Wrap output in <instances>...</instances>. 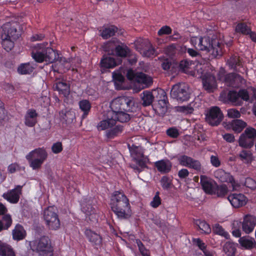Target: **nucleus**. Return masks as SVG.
Returning <instances> with one entry per match:
<instances>
[{
    "label": "nucleus",
    "mask_w": 256,
    "mask_h": 256,
    "mask_svg": "<svg viewBox=\"0 0 256 256\" xmlns=\"http://www.w3.org/2000/svg\"><path fill=\"white\" fill-rule=\"evenodd\" d=\"M30 245L32 250L40 255H48L53 252L50 240L46 236H43L38 240L31 242Z\"/></svg>",
    "instance_id": "9"
},
{
    "label": "nucleus",
    "mask_w": 256,
    "mask_h": 256,
    "mask_svg": "<svg viewBox=\"0 0 256 256\" xmlns=\"http://www.w3.org/2000/svg\"><path fill=\"white\" fill-rule=\"evenodd\" d=\"M110 206L112 210L120 219H127L131 216L129 201L122 192L116 191L112 196Z\"/></svg>",
    "instance_id": "2"
},
{
    "label": "nucleus",
    "mask_w": 256,
    "mask_h": 256,
    "mask_svg": "<svg viewBox=\"0 0 256 256\" xmlns=\"http://www.w3.org/2000/svg\"><path fill=\"white\" fill-rule=\"evenodd\" d=\"M190 42L198 50L211 52L214 57L220 56L222 54V44L216 40L211 41L208 36H192L190 38Z\"/></svg>",
    "instance_id": "3"
},
{
    "label": "nucleus",
    "mask_w": 256,
    "mask_h": 256,
    "mask_svg": "<svg viewBox=\"0 0 256 256\" xmlns=\"http://www.w3.org/2000/svg\"><path fill=\"white\" fill-rule=\"evenodd\" d=\"M224 251L228 256H234L236 252L234 244L230 242H226L224 246Z\"/></svg>",
    "instance_id": "47"
},
{
    "label": "nucleus",
    "mask_w": 256,
    "mask_h": 256,
    "mask_svg": "<svg viewBox=\"0 0 256 256\" xmlns=\"http://www.w3.org/2000/svg\"><path fill=\"white\" fill-rule=\"evenodd\" d=\"M161 204V199L159 196V192H157L150 202V206L154 208H158Z\"/></svg>",
    "instance_id": "55"
},
{
    "label": "nucleus",
    "mask_w": 256,
    "mask_h": 256,
    "mask_svg": "<svg viewBox=\"0 0 256 256\" xmlns=\"http://www.w3.org/2000/svg\"><path fill=\"white\" fill-rule=\"evenodd\" d=\"M227 116L230 118H238L240 116V113L238 110L235 108H230L228 110Z\"/></svg>",
    "instance_id": "54"
},
{
    "label": "nucleus",
    "mask_w": 256,
    "mask_h": 256,
    "mask_svg": "<svg viewBox=\"0 0 256 256\" xmlns=\"http://www.w3.org/2000/svg\"><path fill=\"white\" fill-rule=\"evenodd\" d=\"M239 242L242 246L246 248H251L255 246V241L252 238H240Z\"/></svg>",
    "instance_id": "41"
},
{
    "label": "nucleus",
    "mask_w": 256,
    "mask_h": 256,
    "mask_svg": "<svg viewBox=\"0 0 256 256\" xmlns=\"http://www.w3.org/2000/svg\"><path fill=\"white\" fill-rule=\"evenodd\" d=\"M2 224H4V228L8 229L12 223V220L10 214H6L2 218Z\"/></svg>",
    "instance_id": "56"
},
{
    "label": "nucleus",
    "mask_w": 256,
    "mask_h": 256,
    "mask_svg": "<svg viewBox=\"0 0 256 256\" xmlns=\"http://www.w3.org/2000/svg\"><path fill=\"white\" fill-rule=\"evenodd\" d=\"M22 186H16L14 189L3 194V197L8 202L12 204L17 203L22 194Z\"/></svg>",
    "instance_id": "19"
},
{
    "label": "nucleus",
    "mask_w": 256,
    "mask_h": 256,
    "mask_svg": "<svg viewBox=\"0 0 256 256\" xmlns=\"http://www.w3.org/2000/svg\"><path fill=\"white\" fill-rule=\"evenodd\" d=\"M38 114L34 109H29L24 116V124L29 127L34 126L37 122Z\"/></svg>",
    "instance_id": "23"
},
{
    "label": "nucleus",
    "mask_w": 256,
    "mask_h": 256,
    "mask_svg": "<svg viewBox=\"0 0 256 256\" xmlns=\"http://www.w3.org/2000/svg\"><path fill=\"white\" fill-rule=\"evenodd\" d=\"M214 177L222 182L231 184L233 190H236L238 187L237 182L234 180L230 173L226 172L222 169H218L214 172Z\"/></svg>",
    "instance_id": "15"
},
{
    "label": "nucleus",
    "mask_w": 256,
    "mask_h": 256,
    "mask_svg": "<svg viewBox=\"0 0 256 256\" xmlns=\"http://www.w3.org/2000/svg\"><path fill=\"white\" fill-rule=\"evenodd\" d=\"M239 156L242 160L245 163H250L252 160V156L251 152L249 150H244L242 151Z\"/></svg>",
    "instance_id": "46"
},
{
    "label": "nucleus",
    "mask_w": 256,
    "mask_h": 256,
    "mask_svg": "<svg viewBox=\"0 0 256 256\" xmlns=\"http://www.w3.org/2000/svg\"><path fill=\"white\" fill-rule=\"evenodd\" d=\"M138 42L136 44V48L144 56L150 58L156 55L155 50L148 42H144V44H146V48H140L138 47Z\"/></svg>",
    "instance_id": "26"
},
{
    "label": "nucleus",
    "mask_w": 256,
    "mask_h": 256,
    "mask_svg": "<svg viewBox=\"0 0 256 256\" xmlns=\"http://www.w3.org/2000/svg\"><path fill=\"white\" fill-rule=\"evenodd\" d=\"M85 234L90 242L94 246H100L102 242V236L98 234L87 229L85 231Z\"/></svg>",
    "instance_id": "24"
},
{
    "label": "nucleus",
    "mask_w": 256,
    "mask_h": 256,
    "mask_svg": "<svg viewBox=\"0 0 256 256\" xmlns=\"http://www.w3.org/2000/svg\"><path fill=\"white\" fill-rule=\"evenodd\" d=\"M126 76L130 80L144 85L142 88L148 86L152 83V78L142 72H135L134 70H130L128 71Z\"/></svg>",
    "instance_id": "12"
},
{
    "label": "nucleus",
    "mask_w": 256,
    "mask_h": 256,
    "mask_svg": "<svg viewBox=\"0 0 256 256\" xmlns=\"http://www.w3.org/2000/svg\"><path fill=\"white\" fill-rule=\"evenodd\" d=\"M172 29L171 28L167 26H162L158 32V34L159 36H162L163 34H171Z\"/></svg>",
    "instance_id": "61"
},
{
    "label": "nucleus",
    "mask_w": 256,
    "mask_h": 256,
    "mask_svg": "<svg viewBox=\"0 0 256 256\" xmlns=\"http://www.w3.org/2000/svg\"><path fill=\"white\" fill-rule=\"evenodd\" d=\"M256 224V218L252 216H246L242 222L243 230L246 234L252 232Z\"/></svg>",
    "instance_id": "21"
},
{
    "label": "nucleus",
    "mask_w": 256,
    "mask_h": 256,
    "mask_svg": "<svg viewBox=\"0 0 256 256\" xmlns=\"http://www.w3.org/2000/svg\"><path fill=\"white\" fill-rule=\"evenodd\" d=\"M160 184L164 189L168 190L171 187L172 179L167 176H163L160 180Z\"/></svg>",
    "instance_id": "51"
},
{
    "label": "nucleus",
    "mask_w": 256,
    "mask_h": 256,
    "mask_svg": "<svg viewBox=\"0 0 256 256\" xmlns=\"http://www.w3.org/2000/svg\"><path fill=\"white\" fill-rule=\"evenodd\" d=\"M0 255L2 256H16L15 253L11 246L0 242Z\"/></svg>",
    "instance_id": "33"
},
{
    "label": "nucleus",
    "mask_w": 256,
    "mask_h": 256,
    "mask_svg": "<svg viewBox=\"0 0 256 256\" xmlns=\"http://www.w3.org/2000/svg\"><path fill=\"white\" fill-rule=\"evenodd\" d=\"M33 70L34 68L29 62L22 64L18 68V72L22 74H30Z\"/></svg>",
    "instance_id": "40"
},
{
    "label": "nucleus",
    "mask_w": 256,
    "mask_h": 256,
    "mask_svg": "<svg viewBox=\"0 0 256 256\" xmlns=\"http://www.w3.org/2000/svg\"><path fill=\"white\" fill-rule=\"evenodd\" d=\"M26 235V231L23 227L18 224L12 230L13 238L15 240H20L24 238Z\"/></svg>",
    "instance_id": "30"
},
{
    "label": "nucleus",
    "mask_w": 256,
    "mask_h": 256,
    "mask_svg": "<svg viewBox=\"0 0 256 256\" xmlns=\"http://www.w3.org/2000/svg\"><path fill=\"white\" fill-rule=\"evenodd\" d=\"M210 163L214 167H218L220 165V162L216 156H211Z\"/></svg>",
    "instance_id": "63"
},
{
    "label": "nucleus",
    "mask_w": 256,
    "mask_h": 256,
    "mask_svg": "<svg viewBox=\"0 0 256 256\" xmlns=\"http://www.w3.org/2000/svg\"><path fill=\"white\" fill-rule=\"evenodd\" d=\"M54 88L60 92V94H63L64 96H66L69 94L70 86L65 82H56L55 84Z\"/></svg>",
    "instance_id": "31"
},
{
    "label": "nucleus",
    "mask_w": 256,
    "mask_h": 256,
    "mask_svg": "<svg viewBox=\"0 0 256 256\" xmlns=\"http://www.w3.org/2000/svg\"><path fill=\"white\" fill-rule=\"evenodd\" d=\"M154 165L157 170L162 174L169 172L172 167V162L166 158L156 162Z\"/></svg>",
    "instance_id": "22"
},
{
    "label": "nucleus",
    "mask_w": 256,
    "mask_h": 256,
    "mask_svg": "<svg viewBox=\"0 0 256 256\" xmlns=\"http://www.w3.org/2000/svg\"><path fill=\"white\" fill-rule=\"evenodd\" d=\"M2 40V44L4 48L7 52L10 51L14 46V40L16 38H1Z\"/></svg>",
    "instance_id": "45"
},
{
    "label": "nucleus",
    "mask_w": 256,
    "mask_h": 256,
    "mask_svg": "<svg viewBox=\"0 0 256 256\" xmlns=\"http://www.w3.org/2000/svg\"><path fill=\"white\" fill-rule=\"evenodd\" d=\"M213 232L216 234L224 237L226 239L230 238V234L224 229L219 224H214L213 226Z\"/></svg>",
    "instance_id": "42"
},
{
    "label": "nucleus",
    "mask_w": 256,
    "mask_h": 256,
    "mask_svg": "<svg viewBox=\"0 0 256 256\" xmlns=\"http://www.w3.org/2000/svg\"><path fill=\"white\" fill-rule=\"evenodd\" d=\"M228 200L231 205L235 208H238L244 206L248 201L246 196L240 193H234L230 194L228 197Z\"/></svg>",
    "instance_id": "18"
},
{
    "label": "nucleus",
    "mask_w": 256,
    "mask_h": 256,
    "mask_svg": "<svg viewBox=\"0 0 256 256\" xmlns=\"http://www.w3.org/2000/svg\"><path fill=\"white\" fill-rule=\"evenodd\" d=\"M192 242L202 251H204L206 248V246L200 238H193Z\"/></svg>",
    "instance_id": "60"
},
{
    "label": "nucleus",
    "mask_w": 256,
    "mask_h": 256,
    "mask_svg": "<svg viewBox=\"0 0 256 256\" xmlns=\"http://www.w3.org/2000/svg\"><path fill=\"white\" fill-rule=\"evenodd\" d=\"M199 228L202 231V232L204 234H210L211 232V228L206 222L204 221H198L197 222Z\"/></svg>",
    "instance_id": "52"
},
{
    "label": "nucleus",
    "mask_w": 256,
    "mask_h": 256,
    "mask_svg": "<svg viewBox=\"0 0 256 256\" xmlns=\"http://www.w3.org/2000/svg\"><path fill=\"white\" fill-rule=\"evenodd\" d=\"M232 130L237 132H240L246 126V124L240 120H234L230 124Z\"/></svg>",
    "instance_id": "35"
},
{
    "label": "nucleus",
    "mask_w": 256,
    "mask_h": 256,
    "mask_svg": "<svg viewBox=\"0 0 256 256\" xmlns=\"http://www.w3.org/2000/svg\"><path fill=\"white\" fill-rule=\"evenodd\" d=\"M178 160L179 164L183 166L192 168L198 172L200 171L202 166L200 162L186 155L178 156Z\"/></svg>",
    "instance_id": "17"
},
{
    "label": "nucleus",
    "mask_w": 256,
    "mask_h": 256,
    "mask_svg": "<svg viewBox=\"0 0 256 256\" xmlns=\"http://www.w3.org/2000/svg\"><path fill=\"white\" fill-rule=\"evenodd\" d=\"M250 26L246 22H238L235 28L236 32L245 35L250 33Z\"/></svg>",
    "instance_id": "34"
},
{
    "label": "nucleus",
    "mask_w": 256,
    "mask_h": 256,
    "mask_svg": "<svg viewBox=\"0 0 256 256\" xmlns=\"http://www.w3.org/2000/svg\"><path fill=\"white\" fill-rule=\"evenodd\" d=\"M56 65L58 66L57 70L62 72H65L70 68V60L68 61L64 58H60L56 62Z\"/></svg>",
    "instance_id": "37"
},
{
    "label": "nucleus",
    "mask_w": 256,
    "mask_h": 256,
    "mask_svg": "<svg viewBox=\"0 0 256 256\" xmlns=\"http://www.w3.org/2000/svg\"><path fill=\"white\" fill-rule=\"evenodd\" d=\"M192 103L188 106H179L176 108L177 112H181L185 114H191L193 112L194 108L192 106Z\"/></svg>",
    "instance_id": "50"
},
{
    "label": "nucleus",
    "mask_w": 256,
    "mask_h": 256,
    "mask_svg": "<svg viewBox=\"0 0 256 256\" xmlns=\"http://www.w3.org/2000/svg\"><path fill=\"white\" fill-rule=\"evenodd\" d=\"M228 99L235 106H240L242 102L240 100L238 92L235 91H230L228 95Z\"/></svg>",
    "instance_id": "36"
},
{
    "label": "nucleus",
    "mask_w": 256,
    "mask_h": 256,
    "mask_svg": "<svg viewBox=\"0 0 256 256\" xmlns=\"http://www.w3.org/2000/svg\"><path fill=\"white\" fill-rule=\"evenodd\" d=\"M18 24L16 22H6L0 28V38H18L19 33L17 31Z\"/></svg>",
    "instance_id": "11"
},
{
    "label": "nucleus",
    "mask_w": 256,
    "mask_h": 256,
    "mask_svg": "<svg viewBox=\"0 0 256 256\" xmlns=\"http://www.w3.org/2000/svg\"><path fill=\"white\" fill-rule=\"evenodd\" d=\"M240 100L242 102L244 101H248L250 100V96L248 92L246 90L242 89L238 92Z\"/></svg>",
    "instance_id": "58"
},
{
    "label": "nucleus",
    "mask_w": 256,
    "mask_h": 256,
    "mask_svg": "<svg viewBox=\"0 0 256 256\" xmlns=\"http://www.w3.org/2000/svg\"><path fill=\"white\" fill-rule=\"evenodd\" d=\"M48 43L38 44V50L32 52V57L38 62H46L47 64L52 63L58 58V53L50 48H45Z\"/></svg>",
    "instance_id": "5"
},
{
    "label": "nucleus",
    "mask_w": 256,
    "mask_h": 256,
    "mask_svg": "<svg viewBox=\"0 0 256 256\" xmlns=\"http://www.w3.org/2000/svg\"><path fill=\"white\" fill-rule=\"evenodd\" d=\"M118 28L114 26H110L103 28L100 33V36L104 39H108L114 36L117 32Z\"/></svg>",
    "instance_id": "32"
},
{
    "label": "nucleus",
    "mask_w": 256,
    "mask_h": 256,
    "mask_svg": "<svg viewBox=\"0 0 256 256\" xmlns=\"http://www.w3.org/2000/svg\"><path fill=\"white\" fill-rule=\"evenodd\" d=\"M122 130V127L120 125H117L106 132V136L108 138H114L121 132Z\"/></svg>",
    "instance_id": "49"
},
{
    "label": "nucleus",
    "mask_w": 256,
    "mask_h": 256,
    "mask_svg": "<svg viewBox=\"0 0 256 256\" xmlns=\"http://www.w3.org/2000/svg\"><path fill=\"white\" fill-rule=\"evenodd\" d=\"M228 189L226 185L217 186L216 184L214 194H216L218 196L222 197L224 196L228 193Z\"/></svg>",
    "instance_id": "48"
},
{
    "label": "nucleus",
    "mask_w": 256,
    "mask_h": 256,
    "mask_svg": "<svg viewBox=\"0 0 256 256\" xmlns=\"http://www.w3.org/2000/svg\"><path fill=\"white\" fill-rule=\"evenodd\" d=\"M244 184L247 188L252 190L256 188V182L252 178H246L245 180Z\"/></svg>",
    "instance_id": "59"
},
{
    "label": "nucleus",
    "mask_w": 256,
    "mask_h": 256,
    "mask_svg": "<svg viewBox=\"0 0 256 256\" xmlns=\"http://www.w3.org/2000/svg\"><path fill=\"white\" fill-rule=\"evenodd\" d=\"M238 143L242 147L250 148L254 145V140L242 134L240 137Z\"/></svg>",
    "instance_id": "39"
},
{
    "label": "nucleus",
    "mask_w": 256,
    "mask_h": 256,
    "mask_svg": "<svg viewBox=\"0 0 256 256\" xmlns=\"http://www.w3.org/2000/svg\"><path fill=\"white\" fill-rule=\"evenodd\" d=\"M48 152L44 148H39L30 152L26 156L33 170L40 168L47 159Z\"/></svg>",
    "instance_id": "6"
},
{
    "label": "nucleus",
    "mask_w": 256,
    "mask_h": 256,
    "mask_svg": "<svg viewBox=\"0 0 256 256\" xmlns=\"http://www.w3.org/2000/svg\"><path fill=\"white\" fill-rule=\"evenodd\" d=\"M200 182L203 190L208 194H213L214 193V188L216 184L210 178L206 176H201Z\"/></svg>",
    "instance_id": "20"
},
{
    "label": "nucleus",
    "mask_w": 256,
    "mask_h": 256,
    "mask_svg": "<svg viewBox=\"0 0 256 256\" xmlns=\"http://www.w3.org/2000/svg\"><path fill=\"white\" fill-rule=\"evenodd\" d=\"M218 78L220 80L226 82L227 86L233 88H238L246 85V80L240 74H229L226 75L223 68H221L219 71Z\"/></svg>",
    "instance_id": "8"
},
{
    "label": "nucleus",
    "mask_w": 256,
    "mask_h": 256,
    "mask_svg": "<svg viewBox=\"0 0 256 256\" xmlns=\"http://www.w3.org/2000/svg\"><path fill=\"white\" fill-rule=\"evenodd\" d=\"M111 111L108 112L112 116L121 122H125L130 119L127 112L135 110L134 100L132 96H120L114 99L110 104Z\"/></svg>",
    "instance_id": "1"
},
{
    "label": "nucleus",
    "mask_w": 256,
    "mask_h": 256,
    "mask_svg": "<svg viewBox=\"0 0 256 256\" xmlns=\"http://www.w3.org/2000/svg\"><path fill=\"white\" fill-rule=\"evenodd\" d=\"M81 207L82 212L86 216H92L95 214V210L92 207V204L90 200L88 202H83L81 204Z\"/></svg>",
    "instance_id": "38"
},
{
    "label": "nucleus",
    "mask_w": 256,
    "mask_h": 256,
    "mask_svg": "<svg viewBox=\"0 0 256 256\" xmlns=\"http://www.w3.org/2000/svg\"><path fill=\"white\" fill-rule=\"evenodd\" d=\"M118 121L115 118V116H112L110 112H108V118L106 120H102L98 125V128L100 130H104L107 128H112L116 124V122Z\"/></svg>",
    "instance_id": "25"
},
{
    "label": "nucleus",
    "mask_w": 256,
    "mask_h": 256,
    "mask_svg": "<svg viewBox=\"0 0 256 256\" xmlns=\"http://www.w3.org/2000/svg\"><path fill=\"white\" fill-rule=\"evenodd\" d=\"M197 64L195 66H194V64L190 60H182L180 63V68L185 72H192V74L194 76V72H196Z\"/></svg>",
    "instance_id": "28"
},
{
    "label": "nucleus",
    "mask_w": 256,
    "mask_h": 256,
    "mask_svg": "<svg viewBox=\"0 0 256 256\" xmlns=\"http://www.w3.org/2000/svg\"><path fill=\"white\" fill-rule=\"evenodd\" d=\"M120 61H116L110 56H104L100 61L101 67L103 68H112L116 66Z\"/></svg>",
    "instance_id": "27"
},
{
    "label": "nucleus",
    "mask_w": 256,
    "mask_h": 256,
    "mask_svg": "<svg viewBox=\"0 0 256 256\" xmlns=\"http://www.w3.org/2000/svg\"><path fill=\"white\" fill-rule=\"evenodd\" d=\"M154 94L158 96L156 98L158 99V103L156 106V110L160 115H164L167 111L168 101L165 92L162 89L155 90Z\"/></svg>",
    "instance_id": "13"
},
{
    "label": "nucleus",
    "mask_w": 256,
    "mask_h": 256,
    "mask_svg": "<svg viewBox=\"0 0 256 256\" xmlns=\"http://www.w3.org/2000/svg\"><path fill=\"white\" fill-rule=\"evenodd\" d=\"M167 134L173 138H177L179 134L178 130L176 128H170L166 131Z\"/></svg>",
    "instance_id": "62"
},
{
    "label": "nucleus",
    "mask_w": 256,
    "mask_h": 256,
    "mask_svg": "<svg viewBox=\"0 0 256 256\" xmlns=\"http://www.w3.org/2000/svg\"><path fill=\"white\" fill-rule=\"evenodd\" d=\"M43 218L49 229L57 230L60 226V220L56 208L54 206H48L44 210Z\"/></svg>",
    "instance_id": "7"
},
{
    "label": "nucleus",
    "mask_w": 256,
    "mask_h": 256,
    "mask_svg": "<svg viewBox=\"0 0 256 256\" xmlns=\"http://www.w3.org/2000/svg\"><path fill=\"white\" fill-rule=\"evenodd\" d=\"M242 134L254 140L256 137V130L252 128H248Z\"/></svg>",
    "instance_id": "53"
},
{
    "label": "nucleus",
    "mask_w": 256,
    "mask_h": 256,
    "mask_svg": "<svg viewBox=\"0 0 256 256\" xmlns=\"http://www.w3.org/2000/svg\"><path fill=\"white\" fill-rule=\"evenodd\" d=\"M154 90L152 92L148 91H144L142 94V104L144 106L150 105L154 99V98L158 96L157 94H154Z\"/></svg>",
    "instance_id": "29"
},
{
    "label": "nucleus",
    "mask_w": 256,
    "mask_h": 256,
    "mask_svg": "<svg viewBox=\"0 0 256 256\" xmlns=\"http://www.w3.org/2000/svg\"><path fill=\"white\" fill-rule=\"evenodd\" d=\"M113 43L112 42H107L104 46V49L108 54L120 56V57H126L130 54V50L128 47L124 44L118 45L116 46L114 50H110L111 47H112Z\"/></svg>",
    "instance_id": "14"
},
{
    "label": "nucleus",
    "mask_w": 256,
    "mask_h": 256,
    "mask_svg": "<svg viewBox=\"0 0 256 256\" xmlns=\"http://www.w3.org/2000/svg\"><path fill=\"white\" fill-rule=\"evenodd\" d=\"M63 149L61 142H56L54 143L52 146V150L54 154H58Z\"/></svg>",
    "instance_id": "57"
},
{
    "label": "nucleus",
    "mask_w": 256,
    "mask_h": 256,
    "mask_svg": "<svg viewBox=\"0 0 256 256\" xmlns=\"http://www.w3.org/2000/svg\"><path fill=\"white\" fill-rule=\"evenodd\" d=\"M190 95V92L188 86L185 83H180L174 85L170 92L171 97L180 102L188 100Z\"/></svg>",
    "instance_id": "10"
},
{
    "label": "nucleus",
    "mask_w": 256,
    "mask_h": 256,
    "mask_svg": "<svg viewBox=\"0 0 256 256\" xmlns=\"http://www.w3.org/2000/svg\"><path fill=\"white\" fill-rule=\"evenodd\" d=\"M130 154L134 158H140L143 156V152L141 147L132 145L129 148Z\"/></svg>",
    "instance_id": "44"
},
{
    "label": "nucleus",
    "mask_w": 256,
    "mask_h": 256,
    "mask_svg": "<svg viewBox=\"0 0 256 256\" xmlns=\"http://www.w3.org/2000/svg\"><path fill=\"white\" fill-rule=\"evenodd\" d=\"M222 114L217 106L212 108L206 115V120L212 126H217L222 120Z\"/></svg>",
    "instance_id": "16"
},
{
    "label": "nucleus",
    "mask_w": 256,
    "mask_h": 256,
    "mask_svg": "<svg viewBox=\"0 0 256 256\" xmlns=\"http://www.w3.org/2000/svg\"><path fill=\"white\" fill-rule=\"evenodd\" d=\"M20 170V166L16 163H13L8 166V170L9 172L12 174Z\"/></svg>",
    "instance_id": "64"
},
{
    "label": "nucleus",
    "mask_w": 256,
    "mask_h": 256,
    "mask_svg": "<svg viewBox=\"0 0 256 256\" xmlns=\"http://www.w3.org/2000/svg\"><path fill=\"white\" fill-rule=\"evenodd\" d=\"M196 72H194V76L202 79L204 88L208 92H214L217 88V84L214 74L206 71V65L198 64Z\"/></svg>",
    "instance_id": "4"
},
{
    "label": "nucleus",
    "mask_w": 256,
    "mask_h": 256,
    "mask_svg": "<svg viewBox=\"0 0 256 256\" xmlns=\"http://www.w3.org/2000/svg\"><path fill=\"white\" fill-rule=\"evenodd\" d=\"M79 106L80 109L84 112L82 117L84 118L88 114L90 109V104L87 100H82L79 102Z\"/></svg>",
    "instance_id": "43"
}]
</instances>
